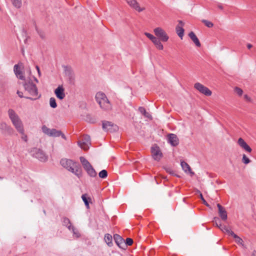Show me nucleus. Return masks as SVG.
Here are the masks:
<instances>
[{
  "label": "nucleus",
  "mask_w": 256,
  "mask_h": 256,
  "mask_svg": "<svg viewBox=\"0 0 256 256\" xmlns=\"http://www.w3.org/2000/svg\"><path fill=\"white\" fill-rule=\"evenodd\" d=\"M114 238L118 246L120 248H123L122 244H124V238L118 234H114Z\"/></svg>",
  "instance_id": "obj_19"
},
{
  "label": "nucleus",
  "mask_w": 256,
  "mask_h": 256,
  "mask_svg": "<svg viewBox=\"0 0 256 256\" xmlns=\"http://www.w3.org/2000/svg\"><path fill=\"white\" fill-rule=\"evenodd\" d=\"M99 176L102 178H105L108 176V172L106 170H103L99 172Z\"/></svg>",
  "instance_id": "obj_34"
},
{
  "label": "nucleus",
  "mask_w": 256,
  "mask_h": 256,
  "mask_svg": "<svg viewBox=\"0 0 256 256\" xmlns=\"http://www.w3.org/2000/svg\"><path fill=\"white\" fill-rule=\"evenodd\" d=\"M234 92L239 96H241L242 94V93H243L242 90L241 88H239L238 87H236L235 88Z\"/></svg>",
  "instance_id": "obj_40"
},
{
  "label": "nucleus",
  "mask_w": 256,
  "mask_h": 256,
  "mask_svg": "<svg viewBox=\"0 0 256 256\" xmlns=\"http://www.w3.org/2000/svg\"><path fill=\"white\" fill-rule=\"evenodd\" d=\"M232 236H233L234 238H235L236 242L238 244H242L243 240H242L236 234H235L234 232H232Z\"/></svg>",
  "instance_id": "obj_32"
},
{
  "label": "nucleus",
  "mask_w": 256,
  "mask_h": 256,
  "mask_svg": "<svg viewBox=\"0 0 256 256\" xmlns=\"http://www.w3.org/2000/svg\"><path fill=\"white\" fill-rule=\"evenodd\" d=\"M95 98L96 102L103 110L110 111L112 110V104L105 94L102 92H98L96 94Z\"/></svg>",
  "instance_id": "obj_3"
},
{
  "label": "nucleus",
  "mask_w": 256,
  "mask_h": 256,
  "mask_svg": "<svg viewBox=\"0 0 256 256\" xmlns=\"http://www.w3.org/2000/svg\"><path fill=\"white\" fill-rule=\"evenodd\" d=\"M14 72L15 74H17V72H20V68L18 66V64H15L14 67Z\"/></svg>",
  "instance_id": "obj_45"
},
{
  "label": "nucleus",
  "mask_w": 256,
  "mask_h": 256,
  "mask_svg": "<svg viewBox=\"0 0 256 256\" xmlns=\"http://www.w3.org/2000/svg\"><path fill=\"white\" fill-rule=\"evenodd\" d=\"M25 90L31 96H26L24 98L35 100L39 99L41 97V94H38V89L35 84H34L31 80L27 79L23 84Z\"/></svg>",
  "instance_id": "obj_2"
},
{
  "label": "nucleus",
  "mask_w": 256,
  "mask_h": 256,
  "mask_svg": "<svg viewBox=\"0 0 256 256\" xmlns=\"http://www.w3.org/2000/svg\"><path fill=\"white\" fill-rule=\"evenodd\" d=\"M202 22L208 28H212L214 26V24L212 22L207 20H202Z\"/></svg>",
  "instance_id": "obj_38"
},
{
  "label": "nucleus",
  "mask_w": 256,
  "mask_h": 256,
  "mask_svg": "<svg viewBox=\"0 0 256 256\" xmlns=\"http://www.w3.org/2000/svg\"><path fill=\"white\" fill-rule=\"evenodd\" d=\"M138 111L142 114L144 116V117L148 118H150V119L152 118V116L149 113L146 112V108H144L142 106L139 107L138 108Z\"/></svg>",
  "instance_id": "obj_26"
},
{
  "label": "nucleus",
  "mask_w": 256,
  "mask_h": 256,
  "mask_svg": "<svg viewBox=\"0 0 256 256\" xmlns=\"http://www.w3.org/2000/svg\"><path fill=\"white\" fill-rule=\"evenodd\" d=\"M8 117L15 128L19 133H22L24 130V125L18 116L11 108L8 110Z\"/></svg>",
  "instance_id": "obj_4"
},
{
  "label": "nucleus",
  "mask_w": 256,
  "mask_h": 256,
  "mask_svg": "<svg viewBox=\"0 0 256 256\" xmlns=\"http://www.w3.org/2000/svg\"><path fill=\"white\" fill-rule=\"evenodd\" d=\"M242 162L244 164H246L250 162V160L246 156L245 154L242 155Z\"/></svg>",
  "instance_id": "obj_39"
},
{
  "label": "nucleus",
  "mask_w": 256,
  "mask_h": 256,
  "mask_svg": "<svg viewBox=\"0 0 256 256\" xmlns=\"http://www.w3.org/2000/svg\"><path fill=\"white\" fill-rule=\"evenodd\" d=\"M71 230L72 231L74 234L75 235L76 238H79L80 236V234L76 230L74 226H72Z\"/></svg>",
  "instance_id": "obj_42"
},
{
  "label": "nucleus",
  "mask_w": 256,
  "mask_h": 256,
  "mask_svg": "<svg viewBox=\"0 0 256 256\" xmlns=\"http://www.w3.org/2000/svg\"><path fill=\"white\" fill-rule=\"evenodd\" d=\"M82 198L84 201L87 208H89V202H92V199L90 197H88L87 194H85L82 195Z\"/></svg>",
  "instance_id": "obj_24"
},
{
  "label": "nucleus",
  "mask_w": 256,
  "mask_h": 256,
  "mask_svg": "<svg viewBox=\"0 0 256 256\" xmlns=\"http://www.w3.org/2000/svg\"><path fill=\"white\" fill-rule=\"evenodd\" d=\"M42 132L50 136V133L52 129L48 128L46 126H43L42 127Z\"/></svg>",
  "instance_id": "obj_36"
},
{
  "label": "nucleus",
  "mask_w": 256,
  "mask_h": 256,
  "mask_svg": "<svg viewBox=\"0 0 256 256\" xmlns=\"http://www.w3.org/2000/svg\"><path fill=\"white\" fill-rule=\"evenodd\" d=\"M178 22L179 24L176 26V30L178 35L182 38L184 34V30L182 28L184 23L182 20H179Z\"/></svg>",
  "instance_id": "obj_17"
},
{
  "label": "nucleus",
  "mask_w": 256,
  "mask_h": 256,
  "mask_svg": "<svg viewBox=\"0 0 256 256\" xmlns=\"http://www.w3.org/2000/svg\"><path fill=\"white\" fill-rule=\"evenodd\" d=\"M102 128L105 131L112 132L116 130L117 126L111 122L104 120L102 122Z\"/></svg>",
  "instance_id": "obj_10"
},
{
  "label": "nucleus",
  "mask_w": 256,
  "mask_h": 256,
  "mask_svg": "<svg viewBox=\"0 0 256 256\" xmlns=\"http://www.w3.org/2000/svg\"><path fill=\"white\" fill-rule=\"evenodd\" d=\"M62 224L66 226L70 230L72 226L70 219L66 217L63 218Z\"/></svg>",
  "instance_id": "obj_27"
},
{
  "label": "nucleus",
  "mask_w": 256,
  "mask_h": 256,
  "mask_svg": "<svg viewBox=\"0 0 256 256\" xmlns=\"http://www.w3.org/2000/svg\"><path fill=\"white\" fill-rule=\"evenodd\" d=\"M22 134V139L24 140V142H27L28 141V136H27L24 134V130L22 133H20Z\"/></svg>",
  "instance_id": "obj_44"
},
{
  "label": "nucleus",
  "mask_w": 256,
  "mask_h": 256,
  "mask_svg": "<svg viewBox=\"0 0 256 256\" xmlns=\"http://www.w3.org/2000/svg\"><path fill=\"white\" fill-rule=\"evenodd\" d=\"M133 244V240L131 238H126L125 242V244L127 246H130Z\"/></svg>",
  "instance_id": "obj_41"
},
{
  "label": "nucleus",
  "mask_w": 256,
  "mask_h": 256,
  "mask_svg": "<svg viewBox=\"0 0 256 256\" xmlns=\"http://www.w3.org/2000/svg\"><path fill=\"white\" fill-rule=\"evenodd\" d=\"M36 70H38V73L39 76H40V68H39V67H38V66H36Z\"/></svg>",
  "instance_id": "obj_50"
},
{
  "label": "nucleus",
  "mask_w": 256,
  "mask_h": 256,
  "mask_svg": "<svg viewBox=\"0 0 256 256\" xmlns=\"http://www.w3.org/2000/svg\"><path fill=\"white\" fill-rule=\"evenodd\" d=\"M50 136L53 137H58L61 136L62 138L64 140H66L65 135L60 130H57L55 128H52L50 133Z\"/></svg>",
  "instance_id": "obj_18"
},
{
  "label": "nucleus",
  "mask_w": 256,
  "mask_h": 256,
  "mask_svg": "<svg viewBox=\"0 0 256 256\" xmlns=\"http://www.w3.org/2000/svg\"><path fill=\"white\" fill-rule=\"evenodd\" d=\"M188 36L196 46L200 47L201 46L199 40L193 32H190L188 34Z\"/></svg>",
  "instance_id": "obj_20"
},
{
  "label": "nucleus",
  "mask_w": 256,
  "mask_h": 256,
  "mask_svg": "<svg viewBox=\"0 0 256 256\" xmlns=\"http://www.w3.org/2000/svg\"><path fill=\"white\" fill-rule=\"evenodd\" d=\"M78 144L84 150H88L91 144L90 136L88 135L84 136L82 140L78 142Z\"/></svg>",
  "instance_id": "obj_8"
},
{
  "label": "nucleus",
  "mask_w": 256,
  "mask_h": 256,
  "mask_svg": "<svg viewBox=\"0 0 256 256\" xmlns=\"http://www.w3.org/2000/svg\"><path fill=\"white\" fill-rule=\"evenodd\" d=\"M200 198L202 201V203L206 205L207 206H209L210 205L208 204V202H206V200H204V198L203 197V196L202 193L200 194Z\"/></svg>",
  "instance_id": "obj_46"
},
{
  "label": "nucleus",
  "mask_w": 256,
  "mask_h": 256,
  "mask_svg": "<svg viewBox=\"0 0 256 256\" xmlns=\"http://www.w3.org/2000/svg\"><path fill=\"white\" fill-rule=\"evenodd\" d=\"M181 166L182 169L186 172H190L191 174H194V173L191 172V168L190 166L185 162L183 161L181 162Z\"/></svg>",
  "instance_id": "obj_28"
},
{
  "label": "nucleus",
  "mask_w": 256,
  "mask_h": 256,
  "mask_svg": "<svg viewBox=\"0 0 256 256\" xmlns=\"http://www.w3.org/2000/svg\"><path fill=\"white\" fill-rule=\"evenodd\" d=\"M160 40L156 37L152 42L154 43L158 49L160 50H162L164 46L161 43Z\"/></svg>",
  "instance_id": "obj_22"
},
{
  "label": "nucleus",
  "mask_w": 256,
  "mask_h": 256,
  "mask_svg": "<svg viewBox=\"0 0 256 256\" xmlns=\"http://www.w3.org/2000/svg\"><path fill=\"white\" fill-rule=\"evenodd\" d=\"M238 145L244 149L246 152H251L252 149L250 147L246 144L244 140L241 138H239L238 140Z\"/></svg>",
  "instance_id": "obj_15"
},
{
  "label": "nucleus",
  "mask_w": 256,
  "mask_h": 256,
  "mask_svg": "<svg viewBox=\"0 0 256 256\" xmlns=\"http://www.w3.org/2000/svg\"><path fill=\"white\" fill-rule=\"evenodd\" d=\"M50 104L52 108H56L57 106V104L56 100L54 98H50Z\"/></svg>",
  "instance_id": "obj_33"
},
{
  "label": "nucleus",
  "mask_w": 256,
  "mask_h": 256,
  "mask_svg": "<svg viewBox=\"0 0 256 256\" xmlns=\"http://www.w3.org/2000/svg\"><path fill=\"white\" fill-rule=\"evenodd\" d=\"M217 206L218 209V214L221 219L223 220H227L228 216L227 212L225 208L222 206L220 204H217Z\"/></svg>",
  "instance_id": "obj_16"
},
{
  "label": "nucleus",
  "mask_w": 256,
  "mask_h": 256,
  "mask_svg": "<svg viewBox=\"0 0 256 256\" xmlns=\"http://www.w3.org/2000/svg\"><path fill=\"white\" fill-rule=\"evenodd\" d=\"M0 130L2 133L4 134L12 135L14 132V129L10 126H8L5 122L0 123Z\"/></svg>",
  "instance_id": "obj_11"
},
{
  "label": "nucleus",
  "mask_w": 256,
  "mask_h": 256,
  "mask_svg": "<svg viewBox=\"0 0 256 256\" xmlns=\"http://www.w3.org/2000/svg\"><path fill=\"white\" fill-rule=\"evenodd\" d=\"M12 4L16 8H20L22 6V0H11Z\"/></svg>",
  "instance_id": "obj_30"
},
{
  "label": "nucleus",
  "mask_w": 256,
  "mask_h": 256,
  "mask_svg": "<svg viewBox=\"0 0 256 256\" xmlns=\"http://www.w3.org/2000/svg\"><path fill=\"white\" fill-rule=\"evenodd\" d=\"M80 162L82 163L84 168L86 170L88 168L92 166L90 162L84 157L80 156Z\"/></svg>",
  "instance_id": "obj_21"
},
{
  "label": "nucleus",
  "mask_w": 256,
  "mask_h": 256,
  "mask_svg": "<svg viewBox=\"0 0 256 256\" xmlns=\"http://www.w3.org/2000/svg\"><path fill=\"white\" fill-rule=\"evenodd\" d=\"M252 256H256V251L253 252L252 254Z\"/></svg>",
  "instance_id": "obj_51"
},
{
  "label": "nucleus",
  "mask_w": 256,
  "mask_h": 256,
  "mask_svg": "<svg viewBox=\"0 0 256 256\" xmlns=\"http://www.w3.org/2000/svg\"><path fill=\"white\" fill-rule=\"evenodd\" d=\"M30 152L33 157L36 158L41 162H46L48 160V156L46 155L45 153L40 149L34 148L31 150Z\"/></svg>",
  "instance_id": "obj_5"
},
{
  "label": "nucleus",
  "mask_w": 256,
  "mask_h": 256,
  "mask_svg": "<svg viewBox=\"0 0 256 256\" xmlns=\"http://www.w3.org/2000/svg\"><path fill=\"white\" fill-rule=\"evenodd\" d=\"M144 35L152 41L156 38L152 34L147 32H144Z\"/></svg>",
  "instance_id": "obj_43"
},
{
  "label": "nucleus",
  "mask_w": 256,
  "mask_h": 256,
  "mask_svg": "<svg viewBox=\"0 0 256 256\" xmlns=\"http://www.w3.org/2000/svg\"><path fill=\"white\" fill-rule=\"evenodd\" d=\"M252 47V44H247V48H248V49L251 48Z\"/></svg>",
  "instance_id": "obj_49"
},
{
  "label": "nucleus",
  "mask_w": 256,
  "mask_h": 256,
  "mask_svg": "<svg viewBox=\"0 0 256 256\" xmlns=\"http://www.w3.org/2000/svg\"><path fill=\"white\" fill-rule=\"evenodd\" d=\"M151 152L153 158L158 162L160 161L162 156V154L157 145H155L151 148Z\"/></svg>",
  "instance_id": "obj_9"
},
{
  "label": "nucleus",
  "mask_w": 256,
  "mask_h": 256,
  "mask_svg": "<svg viewBox=\"0 0 256 256\" xmlns=\"http://www.w3.org/2000/svg\"><path fill=\"white\" fill-rule=\"evenodd\" d=\"M104 240L106 244L109 246L110 247H111L112 246V235H110L109 234H106L104 236Z\"/></svg>",
  "instance_id": "obj_23"
},
{
  "label": "nucleus",
  "mask_w": 256,
  "mask_h": 256,
  "mask_svg": "<svg viewBox=\"0 0 256 256\" xmlns=\"http://www.w3.org/2000/svg\"><path fill=\"white\" fill-rule=\"evenodd\" d=\"M213 222L214 224H216V226L219 228H222V226H223L221 224L220 220L218 217L214 218Z\"/></svg>",
  "instance_id": "obj_31"
},
{
  "label": "nucleus",
  "mask_w": 256,
  "mask_h": 256,
  "mask_svg": "<svg viewBox=\"0 0 256 256\" xmlns=\"http://www.w3.org/2000/svg\"><path fill=\"white\" fill-rule=\"evenodd\" d=\"M86 172L88 174L90 177L94 178L96 177L97 175L96 172L94 168L92 166L90 168H88L87 169H86Z\"/></svg>",
  "instance_id": "obj_25"
},
{
  "label": "nucleus",
  "mask_w": 256,
  "mask_h": 256,
  "mask_svg": "<svg viewBox=\"0 0 256 256\" xmlns=\"http://www.w3.org/2000/svg\"><path fill=\"white\" fill-rule=\"evenodd\" d=\"M222 231L227 233L228 235L232 236V232H234L230 228L226 226L223 225L220 228Z\"/></svg>",
  "instance_id": "obj_29"
},
{
  "label": "nucleus",
  "mask_w": 256,
  "mask_h": 256,
  "mask_svg": "<svg viewBox=\"0 0 256 256\" xmlns=\"http://www.w3.org/2000/svg\"><path fill=\"white\" fill-rule=\"evenodd\" d=\"M54 94L58 98L63 100L66 95L64 94V89L62 86H59L54 90Z\"/></svg>",
  "instance_id": "obj_14"
},
{
  "label": "nucleus",
  "mask_w": 256,
  "mask_h": 256,
  "mask_svg": "<svg viewBox=\"0 0 256 256\" xmlns=\"http://www.w3.org/2000/svg\"><path fill=\"white\" fill-rule=\"evenodd\" d=\"M244 98H245L246 99H248V98H248V96L247 95H245V96H244Z\"/></svg>",
  "instance_id": "obj_54"
},
{
  "label": "nucleus",
  "mask_w": 256,
  "mask_h": 256,
  "mask_svg": "<svg viewBox=\"0 0 256 256\" xmlns=\"http://www.w3.org/2000/svg\"><path fill=\"white\" fill-rule=\"evenodd\" d=\"M36 30L37 32H38V34L40 36L42 39H44L45 38V34H44V32L42 30H38L36 26Z\"/></svg>",
  "instance_id": "obj_37"
},
{
  "label": "nucleus",
  "mask_w": 256,
  "mask_h": 256,
  "mask_svg": "<svg viewBox=\"0 0 256 256\" xmlns=\"http://www.w3.org/2000/svg\"><path fill=\"white\" fill-rule=\"evenodd\" d=\"M60 164L64 168L73 173L78 178L82 176V169L78 162L70 159L62 158Z\"/></svg>",
  "instance_id": "obj_1"
},
{
  "label": "nucleus",
  "mask_w": 256,
  "mask_h": 256,
  "mask_svg": "<svg viewBox=\"0 0 256 256\" xmlns=\"http://www.w3.org/2000/svg\"><path fill=\"white\" fill-rule=\"evenodd\" d=\"M166 172H169L170 174H172L171 170L170 169H168L166 170Z\"/></svg>",
  "instance_id": "obj_52"
},
{
  "label": "nucleus",
  "mask_w": 256,
  "mask_h": 256,
  "mask_svg": "<svg viewBox=\"0 0 256 256\" xmlns=\"http://www.w3.org/2000/svg\"><path fill=\"white\" fill-rule=\"evenodd\" d=\"M128 4L132 8L138 12H141L145 10L144 8H140L139 4L136 0H126Z\"/></svg>",
  "instance_id": "obj_13"
},
{
  "label": "nucleus",
  "mask_w": 256,
  "mask_h": 256,
  "mask_svg": "<svg viewBox=\"0 0 256 256\" xmlns=\"http://www.w3.org/2000/svg\"><path fill=\"white\" fill-rule=\"evenodd\" d=\"M168 142L172 146H176L179 144V140L177 136L174 134L168 135Z\"/></svg>",
  "instance_id": "obj_12"
},
{
  "label": "nucleus",
  "mask_w": 256,
  "mask_h": 256,
  "mask_svg": "<svg viewBox=\"0 0 256 256\" xmlns=\"http://www.w3.org/2000/svg\"><path fill=\"white\" fill-rule=\"evenodd\" d=\"M194 88L200 92L204 94L206 96H210L212 94V91L209 88L200 82H196L194 84Z\"/></svg>",
  "instance_id": "obj_7"
},
{
  "label": "nucleus",
  "mask_w": 256,
  "mask_h": 256,
  "mask_svg": "<svg viewBox=\"0 0 256 256\" xmlns=\"http://www.w3.org/2000/svg\"><path fill=\"white\" fill-rule=\"evenodd\" d=\"M3 178L1 176H0V180H2Z\"/></svg>",
  "instance_id": "obj_55"
},
{
  "label": "nucleus",
  "mask_w": 256,
  "mask_h": 256,
  "mask_svg": "<svg viewBox=\"0 0 256 256\" xmlns=\"http://www.w3.org/2000/svg\"><path fill=\"white\" fill-rule=\"evenodd\" d=\"M218 7L220 10H222L224 8L223 6L221 4H218Z\"/></svg>",
  "instance_id": "obj_48"
},
{
  "label": "nucleus",
  "mask_w": 256,
  "mask_h": 256,
  "mask_svg": "<svg viewBox=\"0 0 256 256\" xmlns=\"http://www.w3.org/2000/svg\"><path fill=\"white\" fill-rule=\"evenodd\" d=\"M155 35L157 38L160 40L162 42H166L168 40L169 37L166 32L161 28H156L154 30Z\"/></svg>",
  "instance_id": "obj_6"
},
{
  "label": "nucleus",
  "mask_w": 256,
  "mask_h": 256,
  "mask_svg": "<svg viewBox=\"0 0 256 256\" xmlns=\"http://www.w3.org/2000/svg\"><path fill=\"white\" fill-rule=\"evenodd\" d=\"M16 94H18V96L20 97V98H24L25 96H23V93L22 92L20 91V90H18L17 92H16Z\"/></svg>",
  "instance_id": "obj_47"
},
{
  "label": "nucleus",
  "mask_w": 256,
  "mask_h": 256,
  "mask_svg": "<svg viewBox=\"0 0 256 256\" xmlns=\"http://www.w3.org/2000/svg\"><path fill=\"white\" fill-rule=\"evenodd\" d=\"M16 76L17 78H18L20 80H26L25 79V76H24V74L22 71L17 72V74H16Z\"/></svg>",
  "instance_id": "obj_35"
},
{
  "label": "nucleus",
  "mask_w": 256,
  "mask_h": 256,
  "mask_svg": "<svg viewBox=\"0 0 256 256\" xmlns=\"http://www.w3.org/2000/svg\"><path fill=\"white\" fill-rule=\"evenodd\" d=\"M34 80L38 83V79L36 78L35 77H34Z\"/></svg>",
  "instance_id": "obj_53"
}]
</instances>
